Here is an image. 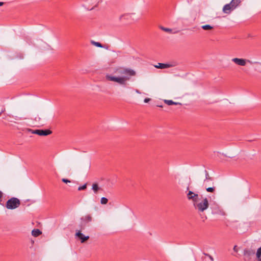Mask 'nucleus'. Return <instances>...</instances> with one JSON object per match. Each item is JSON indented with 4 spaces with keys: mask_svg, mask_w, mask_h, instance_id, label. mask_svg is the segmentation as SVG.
Listing matches in <instances>:
<instances>
[{
    "mask_svg": "<svg viewBox=\"0 0 261 261\" xmlns=\"http://www.w3.org/2000/svg\"><path fill=\"white\" fill-rule=\"evenodd\" d=\"M209 206L208 201L207 198L205 197L202 201L197 202L194 204V207L198 212H203L205 210L207 209Z\"/></svg>",
    "mask_w": 261,
    "mask_h": 261,
    "instance_id": "nucleus-2",
    "label": "nucleus"
},
{
    "mask_svg": "<svg viewBox=\"0 0 261 261\" xmlns=\"http://www.w3.org/2000/svg\"><path fill=\"white\" fill-rule=\"evenodd\" d=\"M119 72L121 74L124 75V76H114L111 75H107L106 76L107 80L116 82L123 86H126L127 84V81L130 80V77L136 75V72L129 68H124Z\"/></svg>",
    "mask_w": 261,
    "mask_h": 261,
    "instance_id": "nucleus-1",
    "label": "nucleus"
},
{
    "mask_svg": "<svg viewBox=\"0 0 261 261\" xmlns=\"http://www.w3.org/2000/svg\"><path fill=\"white\" fill-rule=\"evenodd\" d=\"M255 254V249L251 248H245L243 251V259L244 261H250Z\"/></svg>",
    "mask_w": 261,
    "mask_h": 261,
    "instance_id": "nucleus-4",
    "label": "nucleus"
},
{
    "mask_svg": "<svg viewBox=\"0 0 261 261\" xmlns=\"http://www.w3.org/2000/svg\"><path fill=\"white\" fill-rule=\"evenodd\" d=\"M201 28L204 30H210L213 29V27L210 25V24H206L201 26Z\"/></svg>",
    "mask_w": 261,
    "mask_h": 261,
    "instance_id": "nucleus-19",
    "label": "nucleus"
},
{
    "mask_svg": "<svg viewBox=\"0 0 261 261\" xmlns=\"http://www.w3.org/2000/svg\"><path fill=\"white\" fill-rule=\"evenodd\" d=\"M3 197V193L0 191V199L2 198Z\"/></svg>",
    "mask_w": 261,
    "mask_h": 261,
    "instance_id": "nucleus-32",
    "label": "nucleus"
},
{
    "mask_svg": "<svg viewBox=\"0 0 261 261\" xmlns=\"http://www.w3.org/2000/svg\"><path fill=\"white\" fill-rule=\"evenodd\" d=\"M172 105H181V103H179V102H174V101H172Z\"/></svg>",
    "mask_w": 261,
    "mask_h": 261,
    "instance_id": "nucleus-29",
    "label": "nucleus"
},
{
    "mask_svg": "<svg viewBox=\"0 0 261 261\" xmlns=\"http://www.w3.org/2000/svg\"><path fill=\"white\" fill-rule=\"evenodd\" d=\"M93 218L90 214L86 215L81 218L80 227L81 230H84L88 224L92 221Z\"/></svg>",
    "mask_w": 261,
    "mask_h": 261,
    "instance_id": "nucleus-5",
    "label": "nucleus"
},
{
    "mask_svg": "<svg viewBox=\"0 0 261 261\" xmlns=\"http://www.w3.org/2000/svg\"><path fill=\"white\" fill-rule=\"evenodd\" d=\"M136 92L137 93H139V94H140L141 92L139 91V90H138V89H136L135 90Z\"/></svg>",
    "mask_w": 261,
    "mask_h": 261,
    "instance_id": "nucleus-33",
    "label": "nucleus"
},
{
    "mask_svg": "<svg viewBox=\"0 0 261 261\" xmlns=\"http://www.w3.org/2000/svg\"><path fill=\"white\" fill-rule=\"evenodd\" d=\"M187 196L188 200L192 201L193 205L198 202L199 196L197 194H195L191 191H189Z\"/></svg>",
    "mask_w": 261,
    "mask_h": 261,
    "instance_id": "nucleus-8",
    "label": "nucleus"
},
{
    "mask_svg": "<svg viewBox=\"0 0 261 261\" xmlns=\"http://www.w3.org/2000/svg\"><path fill=\"white\" fill-rule=\"evenodd\" d=\"M233 10L232 9V8H231L230 6L228 4L225 5L223 8V13L227 14H230L231 12Z\"/></svg>",
    "mask_w": 261,
    "mask_h": 261,
    "instance_id": "nucleus-13",
    "label": "nucleus"
},
{
    "mask_svg": "<svg viewBox=\"0 0 261 261\" xmlns=\"http://www.w3.org/2000/svg\"><path fill=\"white\" fill-rule=\"evenodd\" d=\"M20 204V202L18 198L12 197L7 201L6 206L8 209L13 210L18 207Z\"/></svg>",
    "mask_w": 261,
    "mask_h": 261,
    "instance_id": "nucleus-3",
    "label": "nucleus"
},
{
    "mask_svg": "<svg viewBox=\"0 0 261 261\" xmlns=\"http://www.w3.org/2000/svg\"><path fill=\"white\" fill-rule=\"evenodd\" d=\"M150 100V98H146L144 99V102L147 103V102H149Z\"/></svg>",
    "mask_w": 261,
    "mask_h": 261,
    "instance_id": "nucleus-28",
    "label": "nucleus"
},
{
    "mask_svg": "<svg viewBox=\"0 0 261 261\" xmlns=\"http://www.w3.org/2000/svg\"><path fill=\"white\" fill-rule=\"evenodd\" d=\"M255 256L257 261H261V246L257 249Z\"/></svg>",
    "mask_w": 261,
    "mask_h": 261,
    "instance_id": "nucleus-16",
    "label": "nucleus"
},
{
    "mask_svg": "<svg viewBox=\"0 0 261 261\" xmlns=\"http://www.w3.org/2000/svg\"><path fill=\"white\" fill-rule=\"evenodd\" d=\"M208 257L212 261H214V259L212 256H211V255H208Z\"/></svg>",
    "mask_w": 261,
    "mask_h": 261,
    "instance_id": "nucleus-30",
    "label": "nucleus"
},
{
    "mask_svg": "<svg viewBox=\"0 0 261 261\" xmlns=\"http://www.w3.org/2000/svg\"><path fill=\"white\" fill-rule=\"evenodd\" d=\"M91 43L92 45H94V46H95L96 47H101V48L103 47V45L100 43H99L98 42H95V41H94L93 40H91Z\"/></svg>",
    "mask_w": 261,
    "mask_h": 261,
    "instance_id": "nucleus-18",
    "label": "nucleus"
},
{
    "mask_svg": "<svg viewBox=\"0 0 261 261\" xmlns=\"http://www.w3.org/2000/svg\"><path fill=\"white\" fill-rule=\"evenodd\" d=\"M87 188V184H85V185H84L83 186H81V187H79V188H78V190L79 191H81V190H85Z\"/></svg>",
    "mask_w": 261,
    "mask_h": 261,
    "instance_id": "nucleus-25",
    "label": "nucleus"
},
{
    "mask_svg": "<svg viewBox=\"0 0 261 261\" xmlns=\"http://www.w3.org/2000/svg\"><path fill=\"white\" fill-rule=\"evenodd\" d=\"M233 250L234 252H238V247L237 245H235L234 247H233Z\"/></svg>",
    "mask_w": 261,
    "mask_h": 261,
    "instance_id": "nucleus-27",
    "label": "nucleus"
},
{
    "mask_svg": "<svg viewBox=\"0 0 261 261\" xmlns=\"http://www.w3.org/2000/svg\"><path fill=\"white\" fill-rule=\"evenodd\" d=\"M62 181L63 182H65V183H66V184H67V183H68V182H71V181H70V180H68V179H66V178H63V179H62Z\"/></svg>",
    "mask_w": 261,
    "mask_h": 261,
    "instance_id": "nucleus-26",
    "label": "nucleus"
},
{
    "mask_svg": "<svg viewBox=\"0 0 261 261\" xmlns=\"http://www.w3.org/2000/svg\"><path fill=\"white\" fill-rule=\"evenodd\" d=\"M108 200L106 197H102L100 200V203L102 204H106L108 203Z\"/></svg>",
    "mask_w": 261,
    "mask_h": 261,
    "instance_id": "nucleus-22",
    "label": "nucleus"
},
{
    "mask_svg": "<svg viewBox=\"0 0 261 261\" xmlns=\"http://www.w3.org/2000/svg\"><path fill=\"white\" fill-rule=\"evenodd\" d=\"M92 189L93 190L94 194H96L98 193L99 190H101L102 189L98 186L97 183H94L92 185Z\"/></svg>",
    "mask_w": 261,
    "mask_h": 261,
    "instance_id": "nucleus-15",
    "label": "nucleus"
},
{
    "mask_svg": "<svg viewBox=\"0 0 261 261\" xmlns=\"http://www.w3.org/2000/svg\"><path fill=\"white\" fill-rule=\"evenodd\" d=\"M206 188V190L207 192H211V193H214L216 190V187H208Z\"/></svg>",
    "mask_w": 261,
    "mask_h": 261,
    "instance_id": "nucleus-20",
    "label": "nucleus"
},
{
    "mask_svg": "<svg viewBox=\"0 0 261 261\" xmlns=\"http://www.w3.org/2000/svg\"><path fill=\"white\" fill-rule=\"evenodd\" d=\"M204 254L206 256H208V255H210V254H207V253H204Z\"/></svg>",
    "mask_w": 261,
    "mask_h": 261,
    "instance_id": "nucleus-35",
    "label": "nucleus"
},
{
    "mask_svg": "<svg viewBox=\"0 0 261 261\" xmlns=\"http://www.w3.org/2000/svg\"><path fill=\"white\" fill-rule=\"evenodd\" d=\"M160 29L165 31V32H169V33H171L172 32V30L171 29H169V28H165L164 27H160Z\"/></svg>",
    "mask_w": 261,
    "mask_h": 261,
    "instance_id": "nucleus-21",
    "label": "nucleus"
},
{
    "mask_svg": "<svg viewBox=\"0 0 261 261\" xmlns=\"http://www.w3.org/2000/svg\"><path fill=\"white\" fill-rule=\"evenodd\" d=\"M41 231L38 229H34L32 231V234L34 237H38L41 234Z\"/></svg>",
    "mask_w": 261,
    "mask_h": 261,
    "instance_id": "nucleus-17",
    "label": "nucleus"
},
{
    "mask_svg": "<svg viewBox=\"0 0 261 261\" xmlns=\"http://www.w3.org/2000/svg\"><path fill=\"white\" fill-rule=\"evenodd\" d=\"M32 134H36L39 136H47L51 134L52 132L49 129H29Z\"/></svg>",
    "mask_w": 261,
    "mask_h": 261,
    "instance_id": "nucleus-7",
    "label": "nucleus"
},
{
    "mask_svg": "<svg viewBox=\"0 0 261 261\" xmlns=\"http://www.w3.org/2000/svg\"><path fill=\"white\" fill-rule=\"evenodd\" d=\"M4 2H0V6H2L3 5H4Z\"/></svg>",
    "mask_w": 261,
    "mask_h": 261,
    "instance_id": "nucleus-34",
    "label": "nucleus"
},
{
    "mask_svg": "<svg viewBox=\"0 0 261 261\" xmlns=\"http://www.w3.org/2000/svg\"><path fill=\"white\" fill-rule=\"evenodd\" d=\"M241 0H231V1L228 4L230 6L233 10H234L237 8L238 6L241 4Z\"/></svg>",
    "mask_w": 261,
    "mask_h": 261,
    "instance_id": "nucleus-12",
    "label": "nucleus"
},
{
    "mask_svg": "<svg viewBox=\"0 0 261 261\" xmlns=\"http://www.w3.org/2000/svg\"><path fill=\"white\" fill-rule=\"evenodd\" d=\"M215 213H219L220 215H225V213L224 212V211L220 208V209L218 208V211H215Z\"/></svg>",
    "mask_w": 261,
    "mask_h": 261,
    "instance_id": "nucleus-23",
    "label": "nucleus"
},
{
    "mask_svg": "<svg viewBox=\"0 0 261 261\" xmlns=\"http://www.w3.org/2000/svg\"><path fill=\"white\" fill-rule=\"evenodd\" d=\"M231 61L236 65L241 66H246L247 63H250L251 64H252L251 61L243 58H234L231 59Z\"/></svg>",
    "mask_w": 261,
    "mask_h": 261,
    "instance_id": "nucleus-6",
    "label": "nucleus"
},
{
    "mask_svg": "<svg viewBox=\"0 0 261 261\" xmlns=\"http://www.w3.org/2000/svg\"><path fill=\"white\" fill-rule=\"evenodd\" d=\"M205 178L203 181V186L205 187H207V186L209 185L208 182L210 181H213V179L212 177L209 175L208 172L206 170H205Z\"/></svg>",
    "mask_w": 261,
    "mask_h": 261,
    "instance_id": "nucleus-11",
    "label": "nucleus"
},
{
    "mask_svg": "<svg viewBox=\"0 0 261 261\" xmlns=\"http://www.w3.org/2000/svg\"><path fill=\"white\" fill-rule=\"evenodd\" d=\"M82 230H79L77 231L76 233H75V236L78 237L80 240H81V243H84L86 241L88 240L89 238V236H85L82 232H81V231Z\"/></svg>",
    "mask_w": 261,
    "mask_h": 261,
    "instance_id": "nucleus-10",
    "label": "nucleus"
},
{
    "mask_svg": "<svg viewBox=\"0 0 261 261\" xmlns=\"http://www.w3.org/2000/svg\"><path fill=\"white\" fill-rule=\"evenodd\" d=\"M154 67L156 68L160 69H165L172 67V65L169 64H165V63H158V65H155Z\"/></svg>",
    "mask_w": 261,
    "mask_h": 261,
    "instance_id": "nucleus-14",
    "label": "nucleus"
},
{
    "mask_svg": "<svg viewBox=\"0 0 261 261\" xmlns=\"http://www.w3.org/2000/svg\"><path fill=\"white\" fill-rule=\"evenodd\" d=\"M132 19L131 14H124L119 16V21L123 23H127L130 22Z\"/></svg>",
    "mask_w": 261,
    "mask_h": 261,
    "instance_id": "nucleus-9",
    "label": "nucleus"
},
{
    "mask_svg": "<svg viewBox=\"0 0 261 261\" xmlns=\"http://www.w3.org/2000/svg\"><path fill=\"white\" fill-rule=\"evenodd\" d=\"M94 6H93V7H88L87 8V9L91 10H92L94 8Z\"/></svg>",
    "mask_w": 261,
    "mask_h": 261,
    "instance_id": "nucleus-31",
    "label": "nucleus"
},
{
    "mask_svg": "<svg viewBox=\"0 0 261 261\" xmlns=\"http://www.w3.org/2000/svg\"><path fill=\"white\" fill-rule=\"evenodd\" d=\"M172 100H164V102L168 106L172 105Z\"/></svg>",
    "mask_w": 261,
    "mask_h": 261,
    "instance_id": "nucleus-24",
    "label": "nucleus"
}]
</instances>
